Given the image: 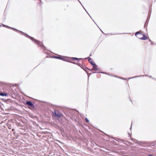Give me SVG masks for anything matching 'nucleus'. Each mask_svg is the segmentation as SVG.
<instances>
[{"label":"nucleus","instance_id":"nucleus-1","mask_svg":"<svg viewBox=\"0 0 156 156\" xmlns=\"http://www.w3.org/2000/svg\"><path fill=\"white\" fill-rule=\"evenodd\" d=\"M135 35L138 38L141 39L143 34L140 33L139 31H138L136 33Z\"/></svg>","mask_w":156,"mask_h":156},{"label":"nucleus","instance_id":"nucleus-2","mask_svg":"<svg viewBox=\"0 0 156 156\" xmlns=\"http://www.w3.org/2000/svg\"><path fill=\"white\" fill-rule=\"evenodd\" d=\"M93 68L92 69L95 70V71H97L98 70V69L97 68V66L96 65V64H93Z\"/></svg>","mask_w":156,"mask_h":156},{"label":"nucleus","instance_id":"nucleus-3","mask_svg":"<svg viewBox=\"0 0 156 156\" xmlns=\"http://www.w3.org/2000/svg\"><path fill=\"white\" fill-rule=\"evenodd\" d=\"M54 113L55 116L58 117H60L62 116V114L60 113H56L55 111L54 112Z\"/></svg>","mask_w":156,"mask_h":156},{"label":"nucleus","instance_id":"nucleus-4","mask_svg":"<svg viewBox=\"0 0 156 156\" xmlns=\"http://www.w3.org/2000/svg\"><path fill=\"white\" fill-rule=\"evenodd\" d=\"M88 61L89 62L92 64V65L93 66V64H95V63H94V62H93L92 61V60L91 58H89L88 59Z\"/></svg>","mask_w":156,"mask_h":156},{"label":"nucleus","instance_id":"nucleus-5","mask_svg":"<svg viewBox=\"0 0 156 156\" xmlns=\"http://www.w3.org/2000/svg\"><path fill=\"white\" fill-rule=\"evenodd\" d=\"M147 37L144 34H143V35L142 36V39H141L142 40H145L146 39H147Z\"/></svg>","mask_w":156,"mask_h":156},{"label":"nucleus","instance_id":"nucleus-6","mask_svg":"<svg viewBox=\"0 0 156 156\" xmlns=\"http://www.w3.org/2000/svg\"><path fill=\"white\" fill-rule=\"evenodd\" d=\"M27 104L29 105L30 106H32L33 105V104L30 101H27Z\"/></svg>","mask_w":156,"mask_h":156},{"label":"nucleus","instance_id":"nucleus-7","mask_svg":"<svg viewBox=\"0 0 156 156\" xmlns=\"http://www.w3.org/2000/svg\"><path fill=\"white\" fill-rule=\"evenodd\" d=\"M0 95L2 96H6L7 95V94L5 93H0Z\"/></svg>","mask_w":156,"mask_h":156},{"label":"nucleus","instance_id":"nucleus-8","mask_svg":"<svg viewBox=\"0 0 156 156\" xmlns=\"http://www.w3.org/2000/svg\"><path fill=\"white\" fill-rule=\"evenodd\" d=\"M3 27H6L8 28H11V29H14V30H16V29H14V28H12L10 27H9V26H6V25H3Z\"/></svg>","mask_w":156,"mask_h":156},{"label":"nucleus","instance_id":"nucleus-9","mask_svg":"<svg viewBox=\"0 0 156 156\" xmlns=\"http://www.w3.org/2000/svg\"><path fill=\"white\" fill-rule=\"evenodd\" d=\"M55 58H58V59H62V58L59 57H55Z\"/></svg>","mask_w":156,"mask_h":156},{"label":"nucleus","instance_id":"nucleus-10","mask_svg":"<svg viewBox=\"0 0 156 156\" xmlns=\"http://www.w3.org/2000/svg\"><path fill=\"white\" fill-rule=\"evenodd\" d=\"M86 122H89V120L86 118H85Z\"/></svg>","mask_w":156,"mask_h":156},{"label":"nucleus","instance_id":"nucleus-11","mask_svg":"<svg viewBox=\"0 0 156 156\" xmlns=\"http://www.w3.org/2000/svg\"><path fill=\"white\" fill-rule=\"evenodd\" d=\"M73 59L76 60H77L78 58H73Z\"/></svg>","mask_w":156,"mask_h":156},{"label":"nucleus","instance_id":"nucleus-12","mask_svg":"<svg viewBox=\"0 0 156 156\" xmlns=\"http://www.w3.org/2000/svg\"><path fill=\"white\" fill-rule=\"evenodd\" d=\"M30 39H31V40H33V38H32V37H30Z\"/></svg>","mask_w":156,"mask_h":156},{"label":"nucleus","instance_id":"nucleus-13","mask_svg":"<svg viewBox=\"0 0 156 156\" xmlns=\"http://www.w3.org/2000/svg\"><path fill=\"white\" fill-rule=\"evenodd\" d=\"M148 156H153V155L152 154H149L148 155Z\"/></svg>","mask_w":156,"mask_h":156},{"label":"nucleus","instance_id":"nucleus-14","mask_svg":"<svg viewBox=\"0 0 156 156\" xmlns=\"http://www.w3.org/2000/svg\"><path fill=\"white\" fill-rule=\"evenodd\" d=\"M132 125V123L131 124V128H130V129H131Z\"/></svg>","mask_w":156,"mask_h":156},{"label":"nucleus","instance_id":"nucleus-15","mask_svg":"<svg viewBox=\"0 0 156 156\" xmlns=\"http://www.w3.org/2000/svg\"><path fill=\"white\" fill-rule=\"evenodd\" d=\"M137 76H135L134 77V78H135V77H137Z\"/></svg>","mask_w":156,"mask_h":156},{"label":"nucleus","instance_id":"nucleus-16","mask_svg":"<svg viewBox=\"0 0 156 156\" xmlns=\"http://www.w3.org/2000/svg\"><path fill=\"white\" fill-rule=\"evenodd\" d=\"M1 27V25H0V27Z\"/></svg>","mask_w":156,"mask_h":156}]
</instances>
